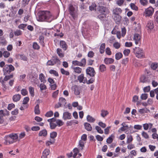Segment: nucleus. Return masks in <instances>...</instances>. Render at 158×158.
I'll return each instance as SVG.
<instances>
[{
  "label": "nucleus",
  "instance_id": "obj_1",
  "mask_svg": "<svg viewBox=\"0 0 158 158\" xmlns=\"http://www.w3.org/2000/svg\"><path fill=\"white\" fill-rule=\"evenodd\" d=\"M52 20V15L49 11H43L39 12L38 18V21L50 22Z\"/></svg>",
  "mask_w": 158,
  "mask_h": 158
},
{
  "label": "nucleus",
  "instance_id": "obj_2",
  "mask_svg": "<svg viewBox=\"0 0 158 158\" xmlns=\"http://www.w3.org/2000/svg\"><path fill=\"white\" fill-rule=\"evenodd\" d=\"M141 26L140 24H138L137 27H135V31L137 33H135L134 35L133 40L135 41L136 45L138 44L139 46L141 44Z\"/></svg>",
  "mask_w": 158,
  "mask_h": 158
},
{
  "label": "nucleus",
  "instance_id": "obj_3",
  "mask_svg": "<svg viewBox=\"0 0 158 158\" xmlns=\"http://www.w3.org/2000/svg\"><path fill=\"white\" fill-rule=\"evenodd\" d=\"M133 52L135 54L136 56L139 58H143L145 56L144 51L141 48L135 47L133 48Z\"/></svg>",
  "mask_w": 158,
  "mask_h": 158
},
{
  "label": "nucleus",
  "instance_id": "obj_4",
  "mask_svg": "<svg viewBox=\"0 0 158 158\" xmlns=\"http://www.w3.org/2000/svg\"><path fill=\"white\" fill-rule=\"evenodd\" d=\"M28 76L29 79L31 80L32 82L36 84H37V81H38V80L37 79V78L38 77V75L35 72H31L28 73Z\"/></svg>",
  "mask_w": 158,
  "mask_h": 158
},
{
  "label": "nucleus",
  "instance_id": "obj_5",
  "mask_svg": "<svg viewBox=\"0 0 158 158\" xmlns=\"http://www.w3.org/2000/svg\"><path fill=\"white\" fill-rule=\"evenodd\" d=\"M154 11V8L152 6H150L145 9L144 13L145 17H150L152 15Z\"/></svg>",
  "mask_w": 158,
  "mask_h": 158
},
{
  "label": "nucleus",
  "instance_id": "obj_6",
  "mask_svg": "<svg viewBox=\"0 0 158 158\" xmlns=\"http://www.w3.org/2000/svg\"><path fill=\"white\" fill-rule=\"evenodd\" d=\"M86 61L85 58L82 59L81 61L74 60L72 61V64L74 65H78L84 67L86 64Z\"/></svg>",
  "mask_w": 158,
  "mask_h": 158
},
{
  "label": "nucleus",
  "instance_id": "obj_7",
  "mask_svg": "<svg viewBox=\"0 0 158 158\" xmlns=\"http://www.w3.org/2000/svg\"><path fill=\"white\" fill-rule=\"evenodd\" d=\"M14 143L10 135L5 137V142L4 143L6 145H9Z\"/></svg>",
  "mask_w": 158,
  "mask_h": 158
},
{
  "label": "nucleus",
  "instance_id": "obj_8",
  "mask_svg": "<svg viewBox=\"0 0 158 158\" xmlns=\"http://www.w3.org/2000/svg\"><path fill=\"white\" fill-rule=\"evenodd\" d=\"M154 24L153 21L150 20L148 22L146 28L148 31L152 30L154 28Z\"/></svg>",
  "mask_w": 158,
  "mask_h": 158
},
{
  "label": "nucleus",
  "instance_id": "obj_9",
  "mask_svg": "<svg viewBox=\"0 0 158 158\" xmlns=\"http://www.w3.org/2000/svg\"><path fill=\"white\" fill-rule=\"evenodd\" d=\"M69 9L70 15L73 18H74L75 17V8L72 5L70 4L69 6Z\"/></svg>",
  "mask_w": 158,
  "mask_h": 158
},
{
  "label": "nucleus",
  "instance_id": "obj_10",
  "mask_svg": "<svg viewBox=\"0 0 158 158\" xmlns=\"http://www.w3.org/2000/svg\"><path fill=\"white\" fill-rule=\"evenodd\" d=\"M72 117V115L71 113L68 112H65L63 113V119L64 120L66 119H70Z\"/></svg>",
  "mask_w": 158,
  "mask_h": 158
},
{
  "label": "nucleus",
  "instance_id": "obj_11",
  "mask_svg": "<svg viewBox=\"0 0 158 158\" xmlns=\"http://www.w3.org/2000/svg\"><path fill=\"white\" fill-rule=\"evenodd\" d=\"M140 81L143 83H148L150 82V79L148 77H146L144 76H142L140 78Z\"/></svg>",
  "mask_w": 158,
  "mask_h": 158
},
{
  "label": "nucleus",
  "instance_id": "obj_12",
  "mask_svg": "<svg viewBox=\"0 0 158 158\" xmlns=\"http://www.w3.org/2000/svg\"><path fill=\"white\" fill-rule=\"evenodd\" d=\"M71 88L72 90L74 92L75 95H77L80 94V92L79 91L78 86L76 85H75L72 86Z\"/></svg>",
  "mask_w": 158,
  "mask_h": 158
},
{
  "label": "nucleus",
  "instance_id": "obj_13",
  "mask_svg": "<svg viewBox=\"0 0 158 158\" xmlns=\"http://www.w3.org/2000/svg\"><path fill=\"white\" fill-rule=\"evenodd\" d=\"M99 11L100 13H108V10L106 7L103 6H101L99 7Z\"/></svg>",
  "mask_w": 158,
  "mask_h": 158
},
{
  "label": "nucleus",
  "instance_id": "obj_14",
  "mask_svg": "<svg viewBox=\"0 0 158 158\" xmlns=\"http://www.w3.org/2000/svg\"><path fill=\"white\" fill-rule=\"evenodd\" d=\"M122 12V10L119 8H116L112 11L113 14L114 15H119Z\"/></svg>",
  "mask_w": 158,
  "mask_h": 158
},
{
  "label": "nucleus",
  "instance_id": "obj_15",
  "mask_svg": "<svg viewBox=\"0 0 158 158\" xmlns=\"http://www.w3.org/2000/svg\"><path fill=\"white\" fill-rule=\"evenodd\" d=\"M78 80L80 82H82L85 83L86 81V79L84 77V75L81 74L78 77Z\"/></svg>",
  "mask_w": 158,
  "mask_h": 158
},
{
  "label": "nucleus",
  "instance_id": "obj_16",
  "mask_svg": "<svg viewBox=\"0 0 158 158\" xmlns=\"http://www.w3.org/2000/svg\"><path fill=\"white\" fill-rule=\"evenodd\" d=\"M60 47L63 49L64 51L66 50L67 48V45L66 42L63 40H61L60 41Z\"/></svg>",
  "mask_w": 158,
  "mask_h": 158
},
{
  "label": "nucleus",
  "instance_id": "obj_17",
  "mask_svg": "<svg viewBox=\"0 0 158 158\" xmlns=\"http://www.w3.org/2000/svg\"><path fill=\"white\" fill-rule=\"evenodd\" d=\"M106 14L105 13H101L98 16V17L102 21L107 20V17H106Z\"/></svg>",
  "mask_w": 158,
  "mask_h": 158
},
{
  "label": "nucleus",
  "instance_id": "obj_18",
  "mask_svg": "<svg viewBox=\"0 0 158 158\" xmlns=\"http://www.w3.org/2000/svg\"><path fill=\"white\" fill-rule=\"evenodd\" d=\"M21 98V95L19 94H17L13 96L12 99L14 102H17L19 101Z\"/></svg>",
  "mask_w": 158,
  "mask_h": 158
},
{
  "label": "nucleus",
  "instance_id": "obj_19",
  "mask_svg": "<svg viewBox=\"0 0 158 158\" xmlns=\"http://www.w3.org/2000/svg\"><path fill=\"white\" fill-rule=\"evenodd\" d=\"M86 73L91 77H93L95 74L94 70H86Z\"/></svg>",
  "mask_w": 158,
  "mask_h": 158
},
{
  "label": "nucleus",
  "instance_id": "obj_20",
  "mask_svg": "<svg viewBox=\"0 0 158 158\" xmlns=\"http://www.w3.org/2000/svg\"><path fill=\"white\" fill-rule=\"evenodd\" d=\"M47 135V131L46 129H44L40 131L39 135L40 136L46 137Z\"/></svg>",
  "mask_w": 158,
  "mask_h": 158
},
{
  "label": "nucleus",
  "instance_id": "obj_21",
  "mask_svg": "<svg viewBox=\"0 0 158 158\" xmlns=\"http://www.w3.org/2000/svg\"><path fill=\"white\" fill-rule=\"evenodd\" d=\"M104 62L106 64H109L113 63L114 61V60L112 58H106L104 59Z\"/></svg>",
  "mask_w": 158,
  "mask_h": 158
},
{
  "label": "nucleus",
  "instance_id": "obj_22",
  "mask_svg": "<svg viewBox=\"0 0 158 158\" xmlns=\"http://www.w3.org/2000/svg\"><path fill=\"white\" fill-rule=\"evenodd\" d=\"M0 42L2 45L5 46L7 43L5 38L3 36L0 37Z\"/></svg>",
  "mask_w": 158,
  "mask_h": 158
},
{
  "label": "nucleus",
  "instance_id": "obj_23",
  "mask_svg": "<svg viewBox=\"0 0 158 158\" xmlns=\"http://www.w3.org/2000/svg\"><path fill=\"white\" fill-rule=\"evenodd\" d=\"M84 126L85 128L87 131H91L92 130V127L89 123H84Z\"/></svg>",
  "mask_w": 158,
  "mask_h": 158
},
{
  "label": "nucleus",
  "instance_id": "obj_24",
  "mask_svg": "<svg viewBox=\"0 0 158 158\" xmlns=\"http://www.w3.org/2000/svg\"><path fill=\"white\" fill-rule=\"evenodd\" d=\"M10 137L12 138V140L14 142H16L17 139L18 138V136L17 134H12L10 135Z\"/></svg>",
  "mask_w": 158,
  "mask_h": 158
},
{
  "label": "nucleus",
  "instance_id": "obj_25",
  "mask_svg": "<svg viewBox=\"0 0 158 158\" xmlns=\"http://www.w3.org/2000/svg\"><path fill=\"white\" fill-rule=\"evenodd\" d=\"M105 48V43L102 44L100 45L99 48V52L101 54H102L104 52Z\"/></svg>",
  "mask_w": 158,
  "mask_h": 158
},
{
  "label": "nucleus",
  "instance_id": "obj_26",
  "mask_svg": "<svg viewBox=\"0 0 158 158\" xmlns=\"http://www.w3.org/2000/svg\"><path fill=\"white\" fill-rule=\"evenodd\" d=\"M87 120L88 122L90 123H93L95 120V118L89 115L87 116Z\"/></svg>",
  "mask_w": 158,
  "mask_h": 158
},
{
  "label": "nucleus",
  "instance_id": "obj_27",
  "mask_svg": "<svg viewBox=\"0 0 158 158\" xmlns=\"http://www.w3.org/2000/svg\"><path fill=\"white\" fill-rule=\"evenodd\" d=\"M44 37L43 36L41 35L39 37V42L41 45L43 46L44 47L45 46V44L44 42Z\"/></svg>",
  "mask_w": 158,
  "mask_h": 158
},
{
  "label": "nucleus",
  "instance_id": "obj_28",
  "mask_svg": "<svg viewBox=\"0 0 158 158\" xmlns=\"http://www.w3.org/2000/svg\"><path fill=\"white\" fill-rule=\"evenodd\" d=\"M58 56L60 57H63L64 56V54L62 53L61 49L58 48L56 50Z\"/></svg>",
  "mask_w": 158,
  "mask_h": 158
},
{
  "label": "nucleus",
  "instance_id": "obj_29",
  "mask_svg": "<svg viewBox=\"0 0 158 158\" xmlns=\"http://www.w3.org/2000/svg\"><path fill=\"white\" fill-rule=\"evenodd\" d=\"M52 59L53 60L54 64H60V60L56 56H54L52 57Z\"/></svg>",
  "mask_w": 158,
  "mask_h": 158
},
{
  "label": "nucleus",
  "instance_id": "obj_30",
  "mask_svg": "<svg viewBox=\"0 0 158 158\" xmlns=\"http://www.w3.org/2000/svg\"><path fill=\"white\" fill-rule=\"evenodd\" d=\"M61 105H64L66 103V100L65 99L61 97L59 98V102Z\"/></svg>",
  "mask_w": 158,
  "mask_h": 158
},
{
  "label": "nucleus",
  "instance_id": "obj_31",
  "mask_svg": "<svg viewBox=\"0 0 158 158\" xmlns=\"http://www.w3.org/2000/svg\"><path fill=\"white\" fill-rule=\"evenodd\" d=\"M114 137L113 134H112L106 140V142L108 143H111L113 141V138Z\"/></svg>",
  "mask_w": 158,
  "mask_h": 158
},
{
  "label": "nucleus",
  "instance_id": "obj_32",
  "mask_svg": "<svg viewBox=\"0 0 158 158\" xmlns=\"http://www.w3.org/2000/svg\"><path fill=\"white\" fill-rule=\"evenodd\" d=\"M139 111L141 114H143L145 113H147L148 112H150V110L147 108H145L139 109Z\"/></svg>",
  "mask_w": 158,
  "mask_h": 158
},
{
  "label": "nucleus",
  "instance_id": "obj_33",
  "mask_svg": "<svg viewBox=\"0 0 158 158\" xmlns=\"http://www.w3.org/2000/svg\"><path fill=\"white\" fill-rule=\"evenodd\" d=\"M114 19L116 22H119L121 19V17L119 15H114Z\"/></svg>",
  "mask_w": 158,
  "mask_h": 158
},
{
  "label": "nucleus",
  "instance_id": "obj_34",
  "mask_svg": "<svg viewBox=\"0 0 158 158\" xmlns=\"http://www.w3.org/2000/svg\"><path fill=\"white\" fill-rule=\"evenodd\" d=\"M32 47L33 49L38 50L40 48V47L37 42H34L33 43Z\"/></svg>",
  "mask_w": 158,
  "mask_h": 158
},
{
  "label": "nucleus",
  "instance_id": "obj_35",
  "mask_svg": "<svg viewBox=\"0 0 158 158\" xmlns=\"http://www.w3.org/2000/svg\"><path fill=\"white\" fill-rule=\"evenodd\" d=\"M123 56L122 54L120 52L116 53L115 55V59L117 60H119Z\"/></svg>",
  "mask_w": 158,
  "mask_h": 158
},
{
  "label": "nucleus",
  "instance_id": "obj_36",
  "mask_svg": "<svg viewBox=\"0 0 158 158\" xmlns=\"http://www.w3.org/2000/svg\"><path fill=\"white\" fill-rule=\"evenodd\" d=\"M34 111L35 114H40L39 106L38 104H37L35 107Z\"/></svg>",
  "mask_w": 158,
  "mask_h": 158
},
{
  "label": "nucleus",
  "instance_id": "obj_37",
  "mask_svg": "<svg viewBox=\"0 0 158 158\" xmlns=\"http://www.w3.org/2000/svg\"><path fill=\"white\" fill-rule=\"evenodd\" d=\"M39 79L41 82H43L44 83L46 81V80L44 79V76L43 73H41L40 74Z\"/></svg>",
  "mask_w": 158,
  "mask_h": 158
},
{
  "label": "nucleus",
  "instance_id": "obj_38",
  "mask_svg": "<svg viewBox=\"0 0 158 158\" xmlns=\"http://www.w3.org/2000/svg\"><path fill=\"white\" fill-rule=\"evenodd\" d=\"M130 6L131 9L132 10H134L135 11H137L138 10V7L136 6L135 4L133 3H131Z\"/></svg>",
  "mask_w": 158,
  "mask_h": 158
},
{
  "label": "nucleus",
  "instance_id": "obj_39",
  "mask_svg": "<svg viewBox=\"0 0 158 158\" xmlns=\"http://www.w3.org/2000/svg\"><path fill=\"white\" fill-rule=\"evenodd\" d=\"M29 92L31 96L32 97L34 95V88L31 86H30L29 87Z\"/></svg>",
  "mask_w": 158,
  "mask_h": 158
},
{
  "label": "nucleus",
  "instance_id": "obj_40",
  "mask_svg": "<svg viewBox=\"0 0 158 158\" xmlns=\"http://www.w3.org/2000/svg\"><path fill=\"white\" fill-rule=\"evenodd\" d=\"M56 123L59 127L61 126L64 124V123L62 121L59 119H58L56 120Z\"/></svg>",
  "mask_w": 158,
  "mask_h": 158
},
{
  "label": "nucleus",
  "instance_id": "obj_41",
  "mask_svg": "<svg viewBox=\"0 0 158 158\" xmlns=\"http://www.w3.org/2000/svg\"><path fill=\"white\" fill-rule=\"evenodd\" d=\"M3 69H15L13 66L11 64L5 65Z\"/></svg>",
  "mask_w": 158,
  "mask_h": 158
},
{
  "label": "nucleus",
  "instance_id": "obj_42",
  "mask_svg": "<svg viewBox=\"0 0 158 158\" xmlns=\"http://www.w3.org/2000/svg\"><path fill=\"white\" fill-rule=\"evenodd\" d=\"M40 90L42 91L43 90H45L47 89V87L46 85L44 84L41 83L39 85Z\"/></svg>",
  "mask_w": 158,
  "mask_h": 158
},
{
  "label": "nucleus",
  "instance_id": "obj_43",
  "mask_svg": "<svg viewBox=\"0 0 158 158\" xmlns=\"http://www.w3.org/2000/svg\"><path fill=\"white\" fill-rule=\"evenodd\" d=\"M139 3L143 6H146L148 3V0H139Z\"/></svg>",
  "mask_w": 158,
  "mask_h": 158
},
{
  "label": "nucleus",
  "instance_id": "obj_44",
  "mask_svg": "<svg viewBox=\"0 0 158 158\" xmlns=\"http://www.w3.org/2000/svg\"><path fill=\"white\" fill-rule=\"evenodd\" d=\"M121 45L120 43L118 42H115L113 44L114 47L116 49H118L120 47Z\"/></svg>",
  "mask_w": 158,
  "mask_h": 158
},
{
  "label": "nucleus",
  "instance_id": "obj_45",
  "mask_svg": "<svg viewBox=\"0 0 158 158\" xmlns=\"http://www.w3.org/2000/svg\"><path fill=\"white\" fill-rule=\"evenodd\" d=\"M108 114V111L106 110H102L101 111V115L103 117H104Z\"/></svg>",
  "mask_w": 158,
  "mask_h": 158
},
{
  "label": "nucleus",
  "instance_id": "obj_46",
  "mask_svg": "<svg viewBox=\"0 0 158 158\" xmlns=\"http://www.w3.org/2000/svg\"><path fill=\"white\" fill-rule=\"evenodd\" d=\"M95 129L97 131V132L100 134H102L103 133V131L102 130L101 127L98 126H96L95 127Z\"/></svg>",
  "mask_w": 158,
  "mask_h": 158
},
{
  "label": "nucleus",
  "instance_id": "obj_47",
  "mask_svg": "<svg viewBox=\"0 0 158 158\" xmlns=\"http://www.w3.org/2000/svg\"><path fill=\"white\" fill-rule=\"evenodd\" d=\"M79 145L80 148H79L80 150H82L83 147H84V143L82 140H80L79 141Z\"/></svg>",
  "mask_w": 158,
  "mask_h": 158
},
{
  "label": "nucleus",
  "instance_id": "obj_48",
  "mask_svg": "<svg viewBox=\"0 0 158 158\" xmlns=\"http://www.w3.org/2000/svg\"><path fill=\"white\" fill-rule=\"evenodd\" d=\"M154 17L155 20L157 23H158V10L155 13Z\"/></svg>",
  "mask_w": 158,
  "mask_h": 158
},
{
  "label": "nucleus",
  "instance_id": "obj_49",
  "mask_svg": "<svg viewBox=\"0 0 158 158\" xmlns=\"http://www.w3.org/2000/svg\"><path fill=\"white\" fill-rule=\"evenodd\" d=\"M3 55L4 57L8 58L10 56V53L7 51H4L3 53Z\"/></svg>",
  "mask_w": 158,
  "mask_h": 158
},
{
  "label": "nucleus",
  "instance_id": "obj_50",
  "mask_svg": "<svg viewBox=\"0 0 158 158\" xmlns=\"http://www.w3.org/2000/svg\"><path fill=\"white\" fill-rule=\"evenodd\" d=\"M148 98V94H142L140 96V98L142 100H146Z\"/></svg>",
  "mask_w": 158,
  "mask_h": 158
},
{
  "label": "nucleus",
  "instance_id": "obj_51",
  "mask_svg": "<svg viewBox=\"0 0 158 158\" xmlns=\"http://www.w3.org/2000/svg\"><path fill=\"white\" fill-rule=\"evenodd\" d=\"M89 9L91 11L95 10L96 9L95 4L94 3L92 4L91 6H89Z\"/></svg>",
  "mask_w": 158,
  "mask_h": 158
},
{
  "label": "nucleus",
  "instance_id": "obj_52",
  "mask_svg": "<svg viewBox=\"0 0 158 158\" xmlns=\"http://www.w3.org/2000/svg\"><path fill=\"white\" fill-rule=\"evenodd\" d=\"M57 133L56 132L53 131L50 134V137L52 139L55 138L57 136Z\"/></svg>",
  "mask_w": 158,
  "mask_h": 158
},
{
  "label": "nucleus",
  "instance_id": "obj_53",
  "mask_svg": "<svg viewBox=\"0 0 158 158\" xmlns=\"http://www.w3.org/2000/svg\"><path fill=\"white\" fill-rule=\"evenodd\" d=\"M13 77L12 74H10V75H6L4 79V80L5 81H7L10 79L12 78Z\"/></svg>",
  "mask_w": 158,
  "mask_h": 158
},
{
  "label": "nucleus",
  "instance_id": "obj_54",
  "mask_svg": "<svg viewBox=\"0 0 158 158\" xmlns=\"http://www.w3.org/2000/svg\"><path fill=\"white\" fill-rule=\"evenodd\" d=\"M49 73L51 74H52L56 76H58V74L57 72L54 70H50Z\"/></svg>",
  "mask_w": 158,
  "mask_h": 158
},
{
  "label": "nucleus",
  "instance_id": "obj_55",
  "mask_svg": "<svg viewBox=\"0 0 158 158\" xmlns=\"http://www.w3.org/2000/svg\"><path fill=\"white\" fill-rule=\"evenodd\" d=\"M49 152L50 151L48 149H46L43 152V154L47 156L49 154Z\"/></svg>",
  "mask_w": 158,
  "mask_h": 158
},
{
  "label": "nucleus",
  "instance_id": "obj_56",
  "mask_svg": "<svg viewBox=\"0 0 158 158\" xmlns=\"http://www.w3.org/2000/svg\"><path fill=\"white\" fill-rule=\"evenodd\" d=\"M124 2V0H118L116 2V3L119 6L122 5Z\"/></svg>",
  "mask_w": 158,
  "mask_h": 158
},
{
  "label": "nucleus",
  "instance_id": "obj_57",
  "mask_svg": "<svg viewBox=\"0 0 158 158\" xmlns=\"http://www.w3.org/2000/svg\"><path fill=\"white\" fill-rule=\"evenodd\" d=\"M130 52V50L129 49H126L123 51V54L126 56H127L129 55Z\"/></svg>",
  "mask_w": 158,
  "mask_h": 158
},
{
  "label": "nucleus",
  "instance_id": "obj_58",
  "mask_svg": "<svg viewBox=\"0 0 158 158\" xmlns=\"http://www.w3.org/2000/svg\"><path fill=\"white\" fill-rule=\"evenodd\" d=\"M150 87L149 86L144 87L143 89L144 92H148L150 90Z\"/></svg>",
  "mask_w": 158,
  "mask_h": 158
},
{
  "label": "nucleus",
  "instance_id": "obj_59",
  "mask_svg": "<svg viewBox=\"0 0 158 158\" xmlns=\"http://www.w3.org/2000/svg\"><path fill=\"white\" fill-rule=\"evenodd\" d=\"M20 58L21 60L24 61H27V57L24 55H20Z\"/></svg>",
  "mask_w": 158,
  "mask_h": 158
},
{
  "label": "nucleus",
  "instance_id": "obj_60",
  "mask_svg": "<svg viewBox=\"0 0 158 158\" xmlns=\"http://www.w3.org/2000/svg\"><path fill=\"white\" fill-rule=\"evenodd\" d=\"M27 91L25 89H23L21 90V93L23 96H25L27 94Z\"/></svg>",
  "mask_w": 158,
  "mask_h": 158
},
{
  "label": "nucleus",
  "instance_id": "obj_61",
  "mask_svg": "<svg viewBox=\"0 0 158 158\" xmlns=\"http://www.w3.org/2000/svg\"><path fill=\"white\" fill-rule=\"evenodd\" d=\"M29 100V98L28 97H26L24 98L23 101V104H26L28 102Z\"/></svg>",
  "mask_w": 158,
  "mask_h": 158
},
{
  "label": "nucleus",
  "instance_id": "obj_62",
  "mask_svg": "<svg viewBox=\"0 0 158 158\" xmlns=\"http://www.w3.org/2000/svg\"><path fill=\"white\" fill-rule=\"evenodd\" d=\"M106 52L107 54L109 55H110L111 54V52L109 48L107 47L106 48Z\"/></svg>",
  "mask_w": 158,
  "mask_h": 158
},
{
  "label": "nucleus",
  "instance_id": "obj_63",
  "mask_svg": "<svg viewBox=\"0 0 158 158\" xmlns=\"http://www.w3.org/2000/svg\"><path fill=\"white\" fill-rule=\"evenodd\" d=\"M142 135L145 139H147L149 138V136L147 133L143 131L142 133Z\"/></svg>",
  "mask_w": 158,
  "mask_h": 158
},
{
  "label": "nucleus",
  "instance_id": "obj_64",
  "mask_svg": "<svg viewBox=\"0 0 158 158\" xmlns=\"http://www.w3.org/2000/svg\"><path fill=\"white\" fill-rule=\"evenodd\" d=\"M15 107V105L14 104L11 103L8 105L7 108L8 110H10Z\"/></svg>",
  "mask_w": 158,
  "mask_h": 158
}]
</instances>
